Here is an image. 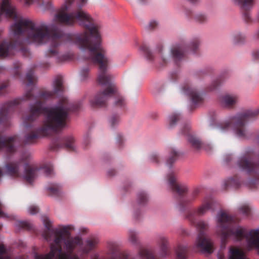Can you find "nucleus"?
I'll return each mask as SVG.
<instances>
[{"instance_id": "obj_49", "label": "nucleus", "mask_w": 259, "mask_h": 259, "mask_svg": "<svg viewBox=\"0 0 259 259\" xmlns=\"http://www.w3.org/2000/svg\"><path fill=\"white\" fill-rule=\"evenodd\" d=\"M157 25L158 23L156 21H151L148 24V29H153L157 26Z\"/></svg>"}, {"instance_id": "obj_4", "label": "nucleus", "mask_w": 259, "mask_h": 259, "mask_svg": "<svg viewBox=\"0 0 259 259\" xmlns=\"http://www.w3.org/2000/svg\"><path fill=\"white\" fill-rule=\"evenodd\" d=\"M74 230L72 225L63 226L60 231L56 232V237L54 243L50 245V251L45 255L36 254L35 259H53L57 255V259H60L63 254L70 255H77L72 254L74 249L82 243L81 237L79 236L71 237L70 231Z\"/></svg>"}, {"instance_id": "obj_40", "label": "nucleus", "mask_w": 259, "mask_h": 259, "mask_svg": "<svg viewBox=\"0 0 259 259\" xmlns=\"http://www.w3.org/2000/svg\"><path fill=\"white\" fill-rule=\"evenodd\" d=\"M239 211L243 214L248 216L250 213V208L249 206L247 205H243L239 208Z\"/></svg>"}, {"instance_id": "obj_32", "label": "nucleus", "mask_w": 259, "mask_h": 259, "mask_svg": "<svg viewBox=\"0 0 259 259\" xmlns=\"http://www.w3.org/2000/svg\"><path fill=\"white\" fill-rule=\"evenodd\" d=\"M188 248L186 246L180 245L177 249V259H186Z\"/></svg>"}, {"instance_id": "obj_44", "label": "nucleus", "mask_w": 259, "mask_h": 259, "mask_svg": "<svg viewBox=\"0 0 259 259\" xmlns=\"http://www.w3.org/2000/svg\"><path fill=\"white\" fill-rule=\"evenodd\" d=\"M256 37L259 38V29L255 34ZM252 57L255 60H259V50L254 51L252 52Z\"/></svg>"}, {"instance_id": "obj_59", "label": "nucleus", "mask_w": 259, "mask_h": 259, "mask_svg": "<svg viewBox=\"0 0 259 259\" xmlns=\"http://www.w3.org/2000/svg\"><path fill=\"white\" fill-rule=\"evenodd\" d=\"M223 97L229 98V97H233L232 96V95H231L230 94H227L224 95Z\"/></svg>"}, {"instance_id": "obj_3", "label": "nucleus", "mask_w": 259, "mask_h": 259, "mask_svg": "<svg viewBox=\"0 0 259 259\" xmlns=\"http://www.w3.org/2000/svg\"><path fill=\"white\" fill-rule=\"evenodd\" d=\"M215 201L211 197H206L201 204L196 208L187 211L186 218L199 231L196 240V245L203 253L210 254L213 252V245L211 240L207 237L204 231L208 229L206 222L198 220V218L205 215L208 211L214 210Z\"/></svg>"}, {"instance_id": "obj_12", "label": "nucleus", "mask_w": 259, "mask_h": 259, "mask_svg": "<svg viewBox=\"0 0 259 259\" xmlns=\"http://www.w3.org/2000/svg\"><path fill=\"white\" fill-rule=\"evenodd\" d=\"M20 98H15L13 101L3 105L0 109V123L6 124L9 119V114L14 111L20 103Z\"/></svg>"}, {"instance_id": "obj_7", "label": "nucleus", "mask_w": 259, "mask_h": 259, "mask_svg": "<svg viewBox=\"0 0 259 259\" xmlns=\"http://www.w3.org/2000/svg\"><path fill=\"white\" fill-rule=\"evenodd\" d=\"M259 114V109L247 110L237 114L229 120L221 122L217 125V130L221 133L228 131L233 125L235 128L236 135L241 138L246 136L245 124L246 121L255 119Z\"/></svg>"}, {"instance_id": "obj_35", "label": "nucleus", "mask_w": 259, "mask_h": 259, "mask_svg": "<svg viewBox=\"0 0 259 259\" xmlns=\"http://www.w3.org/2000/svg\"><path fill=\"white\" fill-rule=\"evenodd\" d=\"M167 238L163 236H161L159 238V244L160 246L161 251L162 252V254L164 255H166L167 254Z\"/></svg>"}, {"instance_id": "obj_36", "label": "nucleus", "mask_w": 259, "mask_h": 259, "mask_svg": "<svg viewBox=\"0 0 259 259\" xmlns=\"http://www.w3.org/2000/svg\"><path fill=\"white\" fill-rule=\"evenodd\" d=\"M128 240L134 245L139 244V238L138 233L133 230H130L128 233Z\"/></svg>"}, {"instance_id": "obj_20", "label": "nucleus", "mask_w": 259, "mask_h": 259, "mask_svg": "<svg viewBox=\"0 0 259 259\" xmlns=\"http://www.w3.org/2000/svg\"><path fill=\"white\" fill-rule=\"evenodd\" d=\"M237 102L236 98H219V100L220 106L227 109L234 108Z\"/></svg>"}, {"instance_id": "obj_57", "label": "nucleus", "mask_w": 259, "mask_h": 259, "mask_svg": "<svg viewBox=\"0 0 259 259\" xmlns=\"http://www.w3.org/2000/svg\"><path fill=\"white\" fill-rule=\"evenodd\" d=\"M115 172V170L113 169H112V170H109L108 174H109V175L111 176H113L114 175Z\"/></svg>"}, {"instance_id": "obj_39", "label": "nucleus", "mask_w": 259, "mask_h": 259, "mask_svg": "<svg viewBox=\"0 0 259 259\" xmlns=\"http://www.w3.org/2000/svg\"><path fill=\"white\" fill-rule=\"evenodd\" d=\"M112 259H136L134 257L130 258L128 255L125 252H120L113 255Z\"/></svg>"}, {"instance_id": "obj_26", "label": "nucleus", "mask_w": 259, "mask_h": 259, "mask_svg": "<svg viewBox=\"0 0 259 259\" xmlns=\"http://www.w3.org/2000/svg\"><path fill=\"white\" fill-rule=\"evenodd\" d=\"M193 19L194 21L198 24H204L208 22L209 17L205 13H199L196 14L194 17Z\"/></svg>"}, {"instance_id": "obj_15", "label": "nucleus", "mask_w": 259, "mask_h": 259, "mask_svg": "<svg viewBox=\"0 0 259 259\" xmlns=\"http://www.w3.org/2000/svg\"><path fill=\"white\" fill-rule=\"evenodd\" d=\"M44 224L46 229L44 231L42 236L47 241H50L53 236H54V238L56 237V232L60 231V229H52L51 222L47 219L44 220Z\"/></svg>"}, {"instance_id": "obj_1", "label": "nucleus", "mask_w": 259, "mask_h": 259, "mask_svg": "<svg viewBox=\"0 0 259 259\" xmlns=\"http://www.w3.org/2000/svg\"><path fill=\"white\" fill-rule=\"evenodd\" d=\"M74 1L66 0L62 10L55 15L53 23L48 25L44 22L36 24L28 18L18 17L10 0H1L0 21L12 19L15 22L10 26L13 42L5 41L0 45V57L12 55L17 50L27 53L28 50L23 46L42 45L51 40L52 42L46 55L62 63L72 56L70 53L60 54L57 48L65 39L69 38L84 52V59L99 66L97 81L107 87L97 97L118 96V89L112 82L113 76L108 71L110 61L100 44L99 26L88 13L80 9L87 0H80L81 4H78L77 10L66 12L71 9Z\"/></svg>"}, {"instance_id": "obj_30", "label": "nucleus", "mask_w": 259, "mask_h": 259, "mask_svg": "<svg viewBox=\"0 0 259 259\" xmlns=\"http://www.w3.org/2000/svg\"><path fill=\"white\" fill-rule=\"evenodd\" d=\"M182 118L180 113L174 112L171 113L169 116V126L172 128L176 125L177 122L179 121Z\"/></svg>"}, {"instance_id": "obj_2", "label": "nucleus", "mask_w": 259, "mask_h": 259, "mask_svg": "<svg viewBox=\"0 0 259 259\" xmlns=\"http://www.w3.org/2000/svg\"><path fill=\"white\" fill-rule=\"evenodd\" d=\"M38 99L30 106V114L26 117L25 120L26 122L33 121L41 114L45 115V120L41 127L26 135L25 144L33 143L41 137L62 131L70 120V114L78 111L80 108L79 103L61 104L47 107L45 100Z\"/></svg>"}, {"instance_id": "obj_58", "label": "nucleus", "mask_w": 259, "mask_h": 259, "mask_svg": "<svg viewBox=\"0 0 259 259\" xmlns=\"http://www.w3.org/2000/svg\"><path fill=\"white\" fill-rule=\"evenodd\" d=\"M33 0H24L25 3L27 5H29Z\"/></svg>"}, {"instance_id": "obj_45", "label": "nucleus", "mask_w": 259, "mask_h": 259, "mask_svg": "<svg viewBox=\"0 0 259 259\" xmlns=\"http://www.w3.org/2000/svg\"><path fill=\"white\" fill-rule=\"evenodd\" d=\"M108 247L112 253H115L117 250V245L114 242H110L108 243Z\"/></svg>"}, {"instance_id": "obj_17", "label": "nucleus", "mask_w": 259, "mask_h": 259, "mask_svg": "<svg viewBox=\"0 0 259 259\" xmlns=\"http://www.w3.org/2000/svg\"><path fill=\"white\" fill-rule=\"evenodd\" d=\"M204 103V98H186V105L190 111L201 106Z\"/></svg>"}, {"instance_id": "obj_24", "label": "nucleus", "mask_w": 259, "mask_h": 259, "mask_svg": "<svg viewBox=\"0 0 259 259\" xmlns=\"http://www.w3.org/2000/svg\"><path fill=\"white\" fill-rule=\"evenodd\" d=\"M108 98H91L90 101L91 105L93 108L104 107L106 106Z\"/></svg>"}, {"instance_id": "obj_5", "label": "nucleus", "mask_w": 259, "mask_h": 259, "mask_svg": "<svg viewBox=\"0 0 259 259\" xmlns=\"http://www.w3.org/2000/svg\"><path fill=\"white\" fill-rule=\"evenodd\" d=\"M6 170L11 176L22 177L26 183L32 184L38 176L40 169L35 165L29 164L27 158L22 157L18 161L8 163Z\"/></svg>"}, {"instance_id": "obj_42", "label": "nucleus", "mask_w": 259, "mask_h": 259, "mask_svg": "<svg viewBox=\"0 0 259 259\" xmlns=\"http://www.w3.org/2000/svg\"><path fill=\"white\" fill-rule=\"evenodd\" d=\"M120 118L119 116L116 114L113 115L110 119V122L111 125L113 127L116 125L119 121Z\"/></svg>"}, {"instance_id": "obj_25", "label": "nucleus", "mask_w": 259, "mask_h": 259, "mask_svg": "<svg viewBox=\"0 0 259 259\" xmlns=\"http://www.w3.org/2000/svg\"><path fill=\"white\" fill-rule=\"evenodd\" d=\"M185 95L189 97H200V94L197 89L189 86L184 87L182 90Z\"/></svg>"}, {"instance_id": "obj_54", "label": "nucleus", "mask_w": 259, "mask_h": 259, "mask_svg": "<svg viewBox=\"0 0 259 259\" xmlns=\"http://www.w3.org/2000/svg\"><path fill=\"white\" fill-rule=\"evenodd\" d=\"M5 248L4 245H0V254H3L5 253Z\"/></svg>"}, {"instance_id": "obj_55", "label": "nucleus", "mask_w": 259, "mask_h": 259, "mask_svg": "<svg viewBox=\"0 0 259 259\" xmlns=\"http://www.w3.org/2000/svg\"><path fill=\"white\" fill-rule=\"evenodd\" d=\"M123 140V137L121 135H118L117 137V141L120 144L122 142Z\"/></svg>"}, {"instance_id": "obj_16", "label": "nucleus", "mask_w": 259, "mask_h": 259, "mask_svg": "<svg viewBox=\"0 0 259 259\" xmlns=\"http://www.w3.org/2000/svg\"><path fill=\"white\" fill-rule=\"evenodd\" d=\"M99 242L98 239L96 237L88 238L85 242L82 247V251L83 253L88 254L95 249Z\"/></svg>"}, {"instance_id": "obj_21", "label": "nucleus", "mask_w": 259, "mask_h": 259, "mask_svg": "<svg viewBox=\"0 0 259 259\" xmlns=\"http://www.w3.org/2000/svg\"><path fill=\"white\" fill-rule=\"evenodd\" d=\"M229 259H246L243 251L238 248L230 247Z\"/></svg>"}, {"instance_id": "obj_11", "label": "nucleus", "mask_w": 259, "mask_h": 259, "mask_svg": "<svg viewBox=\"0 0 259 259\" xmlns=\"http://www.w3.org/2000/svg\"><path fill=\"white\" fill-rule=\"evenodd\" d=\"M191 126L189 124L184 125L181 130L182 134L188 137V141L191 144L192 147L195 149L204 148L207 152H209L212 148L209 144L204 145L201 141L196 137L190 133Z\"/></svg>"}, {"instance_id": "obj_31", "label": "nucleus", "mask_w": 259, "mask_h": 259, "mask_svg": "<svg viewBox=\"0 0 259 259\" xmlns=\"http://www.w3.org/2000/svg\"><path fill=\"white\" fill-rule=\"evenodd\" d=\"M140 51L143 54L145 58L149 61L153 59V55L146 44H143L140 48Z\"/></svg>"}, {"instance_id": "obj_14", "label": "nucleus", "mask_w": 259, "mask_h": 259, "mask_svg": "<svg viewBox=\"0 0 259 259\" xmlns=\"http://www.w3.org/2000/svg\"><path fill=\"white\" fill-rule=\"evenodd\" d=\"M75 140L73 137L68 136L63 138L61 141L54 142L51 147L53 150H56L58 148L65 147L69 151L75 150Z\"/></svg>"}, {"instance_id": "obj_33", "label": "nucleus", "mask_w": 259, "mask_h": 259, "mask_svg": "<svg viewBox=\"0 0 259 259\" xmlns=\"http://www.w3.org/2000/svg\"><path fill=\"white\" fill-rule=\"evenodd\" d=\"M90 68L89 66L82 67L80 71L79 77L81 81H86L90 77Z\"/></svg>"}, {"instance_id": "obj_27", "label": "nucleus", "mask_w": 259, "mask_h": 259, "mask_svg": "<svg viewBox=\"0 0 259 259\" xmlns=\"http://www.w3.org/2000/svg\"><path fill=\"white\" fill-rule=\"evenodd\" d=\"M26 78L28 81V82L26 84L27 87L30 88L31 89H32L33 83L37 79L36 76L34 75V72L32 70H29L27 71L26 75Z\"/></svg>"}, {"instance_id": "obj_18", "label": "nucleus", "mask_w": 259, "mask_h": 259, "mask_svg": "<svg viewBox=\"0 0 259 259\" xmlns=\"http://www.w3.org/2000/svg\"><path fill=\"white\" fill-rule=\"evenodd\" d=\"M232 1L241 10L245 11L252 9L255 3V0H232Z\"/></svg>"}, {"instance_id": "obj_38", "label": "nucleus", "mask_w": 259, "mask_h": 259, "mask_svg": "<svg viewBox=\"0 0 259 259\" xmlns=\"http://www.w3.org/2000/svg\"><path fill=\"white\" fill-rule=\"evenodd\" d=\"M42 168L44 170V172L47 176L51 177L53 175V167L51 164H46Z\"/></svg>"}, {"instance_id": "obj_56", "label": "nucleus", "mask_w": 259, "mask_h": 259, "mask_svg": "<svg viewBox=\"0 0 259 259\" xmlns=\"http://www.w3.org/2000/svg\"><path fill=\"white\" fill-rule=\"evenodd\" d=\"M218 259H225L224 255L221 252L218 254Z\"/></svg>"}, {"instance_id": "obj_60", "label": "nucleus", "mask_w": 259, "mask_h": 259, "mask_svg": "<svg viewBox=\"0 0 259 259\" xmlns=\"http://www.w3.org/2000/svg\"><path fill=\"white\" fill-rule=\"evenodd\" d=\"M1 207H2V204L0 202V215H3V212L1 210Z\"/></svg>"}, {"instance_id": "obj_28", "label": "nucleus", "mask_w": 259, "mask_h": 259, "mask_svg": "<svg viewBox=\"0 0 259 259\" xmlns=\"http://www.w3.org/2000/svg\"><path fill=\"white\" fill-rule=\"evenodd\" d=\"M246 37L244 34L240 32H236L232 35V40L234 44H240L245 40Z\"/></svg>"}, {"instance_id": "obj_51", "label": "nucleus", "mask_w": 259, "mask_h": 259, "mask_svg": "<svg viewBox=\"0 0 259 259\" xmlns=\"http://www.w3.org/2000/svg\"><path fill=\"white\" fill-rule=\"evenodd\" d=\"M243 17L244 19V20L248 22L251 20L250 14L248 12H245L243 14Z\"/></svg>"}, {"instance_id": "obj_47", "label": "nucleus", "mask_w": 259, "mask_h": 259, "mask_svg": "<svg viewBox=\"0 0 259 259\" xmlns=\"http://www.w3.org/2000/svg\"><path fill=\"white\" fill-rule=\"evenodd\" d=\"M60 259H80L78 255H70L66 254H63Z\"/></svg>"}, {"instance_id": "obj_13", "label": "nucleus", "mask_w": 259, "mask_h": 259, "mask_svg": "<svg viewBox=\"0 0 259 259\" xmlns=\"http://www.w3.org/2000/svg\"><path fill=\"white\" fill-rule=\"evenodd\" d=\"M18 137L14 136L6 138L0 133V149H5L8 153H13L16 151L15 145L18 141ZM3 175V172L0 168V178Z\"/></svg>"}, {"instance_id": "obj_50", "label": "nucleus", "mask_w": 259, "mask_h": 259, "mask_svg": "<svg viewBox=\"0 0 259 259\" xmlns=\"http://www.w3.org/2000/svg\"><path fill=\"white\" fill-rule=\"evenodd\" d=\"M158 155L156 153H152L151 155V160L153 161V162H156V163H158L159 160H158Z\"/></svg>"}, {"instance_id": "obj_9", "label": "nucleus", "mask_w": 259, "mask_h": 259, "mask_svg": "<svg viewBox=\"0 0 259 259\" xmlns=\"http://www.w3.org/2000/svg\"><path fill=\"white\" fill-rule=\"evenodd\" d=\"M66 89L64 85V80L62 76H56L52 83V89H44L39 92L37 97H53L57 96H64ZM31 91H28L24 97H35L31 93Z\"/></svg>"}, {"instance_id": "obj_61", "label": "nucleus", "mask_w": 259, "mask_h": 259, "mask_svg": "<svg viewBox=\"0 0 259 259\" xmlns=\"http://www.w3.org/2000/svg\"><path fill=\"white\" fill-rule=\"evenodd\" d=\"M17 64H18V65L17 66L15 67V69H18L20 66V63L19 62H18Z\"/></svg>"}, {"instance_id": "obj_23", "label": "nucleus", "mask_w": 259, "mask_h": 259, "mask_svg": "<svg viewBox=\"0 0 259 259\" xmlns=\"http://www.w3.org/2000/svg\"><path fill=\"white\" fill-rule=\"evenodd\" d=\"M224 80V79L221 76L214 79L210 84L206 87L205 92L209 93L214 91L222 84Z\"/></svg>"}, {"instance_id": "obj_34", "label": "nucleus", "mask_w": 259, "mask_h": 259, "mask_svg": "<svg viewBox=\"0 0 259 259\" xmlns=\"http://www.w3.org/2000/svg\"><path fill=\"white\" fill-rule=\"evenodd\" d=\"M138 253L142 259H156L153 253L147 249L141 248Z\"/></svg>"}, {"instance_id": "obj_41", "label": "nucleus", "mask_w": 259, "mask_h": 259, "mask_svg": "<svg viewBox=\"0 0 259 259\" xmlns=\"http://www.w3.org/2000/svg\"><path fill=\"white\" fill-rule=\"evenodd\" d=\"M113 99V102L114 103L115 106L117 107H122L125 104L124 98H112Z\"/></svg>"}, {"instance_id": "obj_37", "label": "nucleus", "mask_w": 259, "mask_h": 259, "mask_svg": "<svg viewBox=\"0 0 259 259\" xmlns=\"http://www.w3.org/2000/svg\"><path fill=\"white\" fill-rule=\"evenodd\" d=\"M148 201L147 195L144 192H141L138 195V201L140 204H144Z\"/></svg>"}, {"instance_id": "obj_8", "label": "nucleus", "mask_w": 259, "mask_h": 259, "mask_svg": "<svg viewBox=\"0 0 259 259\" xmlns=\"http://www.w3.org/2000/svg\"><path fill=\"white\" fill-rule=\"evenodd\" d=\"M168 185L172 192L178 196V203L180 211H184L187 207L192 203L199 194V190H194L188 196H185L188 191L186 186L178 183L175 174L170 172L167 175Z\"/></svg>"}, {"instance_id": "obj_53", "label": "nucleus", "mask_w": 259, "mask_h": 259, "mask_svg": "<svg viewBox=\"0 0 259 259\" xmlns=\"http://www.w3.org/2000/svg\"><path fill=\"white\" fill-rule=\"evenodd\" d=\"M191 4L196 5L198 4L200 2V0H187Z\"/></svg>"}, {"instance_id": "obj_22", "label": "nucleus", "mask_w": 259, "mask_h": 259, "mask_svg": "<svg viewBox=\"0 0 259 259\" xmlns=\"http://www.w3.org/2000/svg\"><path fill=\"white\" fill-rule=\"evenodd\" d=\"M47 192L49 195L59 197L61 194V188L56 184H51L47 187Z\"/></svg>"}, {"instance_id": "obj_52", "label": "nucleus", "mask_w": 259, "mask_h": 259, "mask_svg": "<svg viewBox=\"0 0 259 259\" xmlns=\"http://www.w3.org/2000/svg\"><path fill=\"white\" fill-rule=\"evenodd\" d=\"M233 159L232 154H227L225 157V160L227 163H230Z\"/></svg>"}, {"instance_id": "obj_6", "label": "nucleus", "mask_w": 259, "mask_h": 259, "mask_svg": "<svg viewBox=\"0 0 259 259\" xmlns=\"http://www.w3.org/2000/svg\"><path fill=\"white\" fill-rule=\"evenodd\" d=\"M236 164L240 169L253 177L249 186L254 188L256 183L259 181V154L252 149H247L238 157Z\"/></svg>"}, {"instance_id": "obj_46", "label": "nucleus", "mask_w": 259, "mask_h": 259, "mask_svg": "<svg viewBox=\"0 0 259 259\" xmlns=\"http://www.w3.org/2000/svg\"><path fill=\"white\" fill-rule=\"evenodd\" d=\"M38 207L35 205H31L28 208L29 213L31 214H35L38 212Z\"/></svg>"}, {"instance_id": "obj_43", "label": "nucleus", "mask_w": 259, "mask_h": 259, "mask_svg": "<svg viewBox=\"0 0 259 259\" xmlns=\"http://www.w3.org/2000/svg\"><path fill=\"white\" fill-rule=\"evenodd\" d=\"M18 225L20 227L27 230H30L32 228L31 224L25 221H21L19 222Z\"/></svg>"}, {"instance_id": "obj_29", "label": "nucleus", "mask_w": 259, "mask_h": 259, "mask_svg": "<svg viewBox=\"0 0 259 259\" xmlns=\"http://www.w3.org/2000/svg\"><path fill=\"white\" fill-rule=\"evenodd\" d=\"M170 155L166 161V164L170 168L172 164L176 161L178 157L179 156L178 152L176 151L174 149H170Z\"/></svg>"}, {"instance_id": "obj_10", "label": "nucleus", "mask_w": 259, "mask_h": 259, "mask_svg": "<svg viewBox=\"0 0 259 259\" xmlns=\"http://www.w3.org/2000/svg\"><path fill=\"white\" fill-rule=\"evenodd\" d=\"M199 44V39L195 38L190 42L188 46L182 43L173 46L171 49V54L175 62L177 63L178 62L182 60L184 58L186 53L189 49L195 52L198 48Z\"/></svg>"}, {"instance_id": "obj_19", "label": "nucleus", "mask_w": 259, "mask_h": 259, "mask_svg": "<svg viewBox=\"0 0 259 259\" xmlns=\"http://www.w3.org/2000/svg\"><path fill=\"white\" fill-rule=\"evenodd\" d=\"M240 186V182L236 176L230 178L224 182V188L226 190L230 188L238 189Z\"/></svg>"}, {"instance_id": "obj_62", "label": "nucleus", "mask_w": 259, "mask_h": 259, "mask_svg": "<svg viewBox=\"0 0 259 259\" xmlns=\"http://www.w3.org/2000/svg\"><path fill=\"white\" fill-rule=\"evenodd\" d=\"M141 2H143L144 0H140Z\"/></svg>"}, {"instance_id": "obj_48", "label": "nucleus", "mask_w": 259, "mask_h": 259, "mask_svg": "<svg viewBox=\"0 0 259 259\" xmlns=\"http://www.w3.org/2000/svg\"><path fill=\"white\" fill-rule=\"evenodd\" d=\"M8 86L7 82H0V95H1L5 91L6 88Z\"/></svg>"}]
</instances>
